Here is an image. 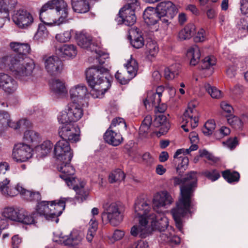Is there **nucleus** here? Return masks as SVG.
Listing matches in <instances>:
<instances>
[{
	"instance_id": "1",
	"label": "nucleus",
	"mask_w": 248,
	"mask_h": 248,
	"mask_svg": "<svg viewBox=\"0 0 248 248\" xmlns=\"http://www.w3.org/2000/svg\"><path fill=\"white\" fill-rule=\"evenodd\" d=\"M12 50L16 54L6 55L0 58V68H8L15 77L22 82L32 79L35 64L34 61L27 56L30 51L27 43L13 42L10 44Z\"/></svg>"
},
{
	"instance_id": "2",
	"label": "nucleus",
	"mask_w": 248,
	"mask_h": 248,
	"mask_svg": "<svg viewBox=\"0 0 248 248\" xmlns=\"http://www.w3.org/2000/svg\"><path fill=\"white\" fill-rule=\"evenodd\" d=\"M174 186H180V197L171 214L176 227L180 230L182 228V218L188 212L193 205L192 197L197 187V172L191 171L183 179L177 177L172 178Z\"/></svg>"
},
{
	"instance_id": "3",
	"label": "nucleus",
	"mask_w": 248,
	"mask_h": 248,
	"mask_svg": "<svg viewBox=\"0 0 248 248\" xmlns=\"http://www.w3.org/2000/svg\"><path fill=\"white\" fill-rule=\"evenodd\" d=\"M107 69L101 66H92L86 71V77L91 88L90 93L93 98H101L110 87Z\"/></svg>"
},
{
	"instance_id": "4",
	"label": "nucleus",
	"mask_w": 248,
	"mask_h": 248,
	"mask_svg": "<svg viewBox=\"0 0 248 248\" xmlns=\"http://www.w3.org/2000/svg\"><path fill=\"white\" fill-rule=\"evenodd\" d=\"M177 13V9L171 1H162L157 5L155 9L147 8L144 11L143 17L148 25H154L159 20L168 26L169 19L173 18Z\"/></svg>"
},
{
	"instance_id": "5",
	"label": "nucleus",
	"mask_w": 248,
	"mask_h": 248,
	"mask_svg": "<svg viewBox=\"0 0 248 248\" xmlns=\"http://www.w3.org/2000/svg\"><path fill=\"white\" fill-rule=\"evenodd\" d=\"M70 198H62L58 201H53L51 202L49 205L48 202L42 201L38 203L37 206V213H33L31 215L33 217L35 220V215L39 214L44 217L48 221H55L56 223L59 221L58 217L62 213L65 208V203Z\"/></svg>"
},
{
	"instance_id": "6",
	"label": "nucleus",
	"mask_w": 248,
	"mask_h": 248,
	"mask_svg": "<svg viewBox=\"0 0 248 248\" xmlns=\"http://www.w3.org/2000/svg\"><path fill=\"white\" fill-rule=\"evenodd\" d=\"M127 0V4L120 10L119 16L116 18V20L118 24H124L130 26L136 21L135 10L139 9V3L137 0Z\"/></svg>"
},
{
	"instance_id": "7",
	"label": "nucleus",
	"mask_w": 248,
	"mask_h": 248,
	"mask_svg": "<svg viewBox=\"0 0 248 248\" xmlns=\"http://www.w3.org/2000/svg\"><path fill=\"white\" fill-rule=\"evenodd\" d=\"M80 104L76 102H70L58 116L59 122L62 124L70 123L79 120L83 115V110Z\"/></svg>"
},
{
	"instance_id": "8",
	"label": "nucleus",
	"mask_w": 248,
	"mask_h": 248,
	"mask_svg": "<svg viewBox=\"0 0 248 248\" xmlns=\"http://www.w3.org/2000/svg\"><path fill=\"white\" fill-rule=\"evenodd\" d=\"M104 211L102 214L103 219L107 217L108 222L112 226L118 225L123 220L124 209L122 205L116 202L106 203L104 205Z\"/></svg>"
},
{
	"instance_id": "9",
	"label": "nucleus",
	"mask_w": 248,
	"mask_h": 248,
	"mask_svg": "<svg viewBox=\"0 0 248 248\" xmlns=\"http://www.w3.org/2000/svg\"><path fill=\"white\" fill-rule=\"evenodd\" d=\"M2 216L6 218L13 221L20 222L25 224H31L34 223L33 217L30 215L24 209L6 207L3 210Z\"/></svg>"
},
{
	"instance_id": "10",
	"label": "nucleus",
	"mask_w": 248,
	"mask_h": 248,
	"mask_svg": "<svg viewBox=\"0 0 248 248\" xmlns=\"http://www.w3.org/2000/svg\"><path fill=\"white\" fill-rule=\"evenodd\" d=\"M12 19L16 25L22 29H28L34 22L32 14L23 7L15 10Z\"/></svg>"
},
{
	"instance_id": "11",
	"label": "nucleus",
	"mask_w": 248,
	"mask_h": 248,
	"mask_svg": "<svg viewBox=\"0 0 248 248\" xmlns=\"http://www.w3.org/2000/svg\"><path fill=\"white\" fill-rule=\"evenodd\" d=\"M83 234L81 232L73 230L69 235H64L62 233L55 234L53 241L65 246H76L81 244Z\"/></svg>"
},
{
	"instance_id": "12",
	"label": "nucleus",
	"mask_w": 248,
	"mask_h": 248,
	"mask_svg": "<svg viewBox=\"0 0 248 248\" xmlns=\"http://www.w3.org/2000/svg\"><path fill=\"white\" fill-rule=\"evenodd\" d=\"M182 123L183 124L181 127L186 132L189 131L190 128L193 129L197 126L198 119L197 111L193 104H189L185 111L182 117Z\"/></svg>"
},
{
	"instance_id": "13",
	"label": "nucleus",
	"mask_w": 248,
	"mask_h": 248,
	"mask_svg": "<svg viewBox=\"0 0 248 248\" xmlns=\"http://www.w3.org/2000/svg\"><path fill=\"white\" fill-rule=\"evenodd\" d=\"M55 157L58 161L65 160L66 162L71 161L73 157V152L69 142L62 140L58 141L54 148Z\"/></svg>"
},
{
	"instance_id": "14",
	"label": "nucleus",
	"mask_w": 248,
	"mask_h": 248,
	"mask_svg": "<svg viewBox=\"0 0 248 248\" xmlns=\"http://www.w3.org/2000/svg\"><path fill=\"white\" fill-rule=\"evenodd\" d=\"M32 150L30 146L24 143L15 145L13 150L12 157L17 162L27 161L32 157Z\"/></svg>"
},
{
	"instance_id": "15",
	"label": "nucleus",
	"mask_w": 248,
	"mask_h": 248,
	"mask_svg": "<svg viewBox=\"0 0 248 248\" xmlns=\"http://www.w3.org/2000/svg\"><path fill=\"white\" fill-rule=\"evenodd\" d=\"M43 62L46 70L51 76H56L62 71V62L58 56H45Z\"/></svg>"
},
{
	"instance_id": "16",
	"label": "nucleus",
	"mask_w": 248,
	"mask_h": 248,
	"mask_svg": "<svg viewBox=\"0 0 248 248\" xmlns=\"http://www.w3.org/2000/svg\"><path fill=\"white\" fill-rule=\"evenodd\" d=\"M65 124L60 128L59 132V135L62 140H68L72 143L78 141L80 140V131L78 127L74 126L70 123Z\"/></svg>"
},
{
	"instance_id": "17",
	"label": "nucleus",
	"mask_w": 248,
	"mask_h": 248,
	"mask_svg": "<svg viewBox=\"0 0 248 248\" xmlns=\"http://www.w3.org/2000/svg\"><path fill=\"white\" fill-rule=\"evenodd\" d=\"M173 202L171 195L166 191H162L156 193L153 200V211L155 212H162L160 209L170 205Z\"/></svg>"
},
{
	"instance_id": "18",
	"label": "nucleus",
	"mask_w": 248,
	"mask_h": 248,
	"mask_svg": "<svg viewBox=\"0 0 248 248\" xmlns=\"http://www.w3.org/2000/svg\"><path fill=\"white\" fill-rule=\"evenodd\" d=\"M156 214H150L149 223L152 230L159 232L165 231L169 226L168 218L163 212H155Z\"/></svg>"
},
{
	"instance_id": "19",
	"label": "nucleus",
	"mask_w": 248,
	"mask_h": 248,
	"mask_svg": "<svg viewBox=\"0 0 248 248\" xmlns=\"http://www.w3.org/2000/svg\"><path fill=\"white\" fill-rule=\"evenodd\" d=\"M61 163L58 165V169L62 172L60 177L63 179L69 187L73 186V183L76 182L75 178L71 176L75 173V170L70 165V161L66 162L65 160L59 161Z\"/></svg>"
},
{
	"instance_id": "20",
	"label": "nucleus",
	"mask_w": 248,
	"mask_h": 248,
	"mask_svg": "<svg viewBox=\"0 0 248 248\" xmlns=\"http://www.w3.org/2000/svg\"><path fill=\"white\" fill-rule=\"evenodd\" d=\"M27 121L25 119L20 120L15 123L10 119V114L8 112L0 110V133L6 130L8 127L15 129L19 128L22 124H25Z\"/></svg>"
},
{
	"instance_id": "21",
	"label": "nucleus",
	"mask_w": 248,
	"mask_h": 248,
	"mask_svg": "<svg viewBox=\"0 0 248 248\" xmlns=\"http://www.w3.org/2000/svg\"><path fill=\"white\" fill-rule=\"evenodd\" d=\"M135 212L140 218H145L149 221L150 214H155L152 209L149 202L144 199H138L136 201L134 206Z\"/></svg>"
},
{
	"instance_id": "22",
	"label": "nucleus",
	"mask_w": 248,
	"mask_h": 248,
	"mask_svg": "<svg viewBox=\"0 0 248 248\" xmlns=\"http://www.w3.org/2000/svg\"><path fill=\"white\" fill-rule=\"evenodd\" d=\"M0 87L5 93H12L17 88V83L15 79L8 74L0 73Z\"/></svg>"
},
{
	"instance_id": "23",
	"label": "nucleus",
	"mask_w": 248,
	"mask_h": 248,
	"mask_svg": "<svg viewBox=\"0 0 248 248\" xmlns=\"http://www.w3.org/2000/svg\"><path fill=\"white\" fill-rule=\"evenodd\" d=\"M150 225L149 222L145 218L139 219V224L133 226L131 228L130 233L134 236L138 235L141 237H145L150 232Z\"/></svg>"
},
{
	"instance_id": "24",
	"label": "nucleus",
	"mask_w": 248,
	"mask_h": 248,
	"mask_svg": "<svg viewBox=\"0 0 248 248\" xmlns=\"http://www.w3.org/2000/svg\"><path fill=\"white\" fill-rule=\"evenodd\" d=\"M87 94V89L83 85H78L70 90V96L72 101L82 104Z\"/></svg>"
},
{
	"instance_id": "25",
	"label": "nucleus",
	"mask_w": 248,
	"mask_h": 248,
	"mask_svg": "<svg viewBox=\"0 0 248 248\" xmlns=\"http://www.w3.org/2000/svg\"><path fill=\"white\" fill-rule=\"evenodd\" d=\"M153 124L156 127H161L159 130L156 132V135L158 137L166 134L170 128V124L167 117L163 114H155Z\"/></svg>"
},
{
	"instance_id": "26",
	"label": "nucleus",
	"mask_w": 248,
	"mask_h": 248,
	"mask_svg": "<svg viewBox=\"0 0 248 248\" xmlns=\"http://www.w3.org/2000/svg\"><path fill=\"white\" fill-rule=\"evenodd\" d=\"M17 0H0V16L2 18H9V12L18 7Z\"/></svg>"
},
{
	"instance_id": "27",
	"label": "nucleus",
	"mask_w": 248,
	"mask_h": 248,
	"mask_svg": "<svg viewBox=\"0 0 248 248\" xmlns=\"http://www.w3.org/2000/svg\"><path fill=\"white\" fill-rule=\"evenodd\" d=\"M116 131L109 127L104 135V139L106 142L113 146H118L120 144L123 139L120 133Z\"/></svg>"
},
{
	"instance_id": "28",
	"label": "nucleus",
	"mask_w": 248,
	"mask_h": 248,
	"mask_svg": "<svg viewBox=\"0 0 248 248\" xmlns=\"http://www.w3.org/2000/svg\"><path fill=\"white\" fill-rule=\"evenodd\" d=\"M129 37L132 46L136 48L142 47L144 44V40L137 28H132L129 31Z\"/></svg>"
},
{
	"instance_id": "29",
	"label": "nucleus",
	"mask_w": 248,
	"mask_h": 248,
	"mask_svg": "<svg viewBox=\"0 0 248 248\" xmlns=\"http://www.w3.org/2000/svg\"><path fill=\"white\" fill-rule=\"evenodd\" d=\"M216 59L213 56H207L202 61L200 65L205 77L211 75L214 72L213 66L216 64Z\"/></svg>"
},
{
	"instance_id": "30",
	"label": "nucleus",
	"mask_w": 248,
	"mask_h": 248,
	"mask_svg": "<svg viewBox=\"0 0 248 248\" xmlns=\"http://www.w3.org/2000/svg\"><path fill=\"white\" fill-rule=\"evenodd\" d=\"M77 41L78 44L84 48H88L93 52L94 45L92 43V37L87 33L80 32L77 35Z\"/></svg>"
},
{
	"instance_id": "31",
	"label": "nucleus",
	"mask_w": 248,
	"mask_h": 248,
	"mask_svg": "<svg viewBox=\"0 0 248 248\" xmlns=\"http://www.w3.org/2000/svg\"><path fill=\"white\" fill-rule=\"evenodd\" d=\"M67 7V3L63 0H50L45 3L40 11V15L48 9H55L57 11L61 9H64Z\"/></svg>"
},
{
	"instance_id": "32",
	"label": "nucleus",
	"mask_w": 248,
	"mask_h": 248,
	"mask_svg": "<svg viewBox=\"0 0 248 248\" xmlns=\"http://www.w3.org/2000/svg\"><path fill=\"white\" fill-rule=\"evenodd\" d=\"M50 89L58 97L64 96L67 93L64 83L59 79H53L50 82Z\"/></svg>"
},
{
	"instance_id": "33",
	"label": "nucleus",
	"mask_w": 248,
	"mask_h": 248,
	"mask_svg": "<svg viewBox=\"0 0 248 248\" xmlns=\"http://www.w3.org/2000/svg\"><path fill=\"white\" fill-rule=\"evenodd\" d=\"M67 7L64 9H61L56 11L57 18H55L53 22L47 23L49 25L60 26L62 24H65L68 22V9Z\"/></svg>"
},
{
	"instance_id": "34",
	"label": "nucleus",
	"mask_w": 248,
	"mask_h": 248,
	"mask_svg": "<svg viewBox=\"0 0 248 248\" xmlns=\"http://www.w3.org/2000/svg\"><path fill=\"white\" fill-rule=\"evenodd\" d=\"M85 183L82 182L79 186L76 185V182L73 183V186L70 187L73 188L76 192L75 198L79 202H82L86 199L89 195L88 191L84 188Z\"/></svg>"
},
{
	"instance_id": "35",
	"label": "nucleus",
	"mask_w": 248,
	"mask_h": 248,
	"mask_svg": "<svg viewBox=\"0 0 248 248\" xmlns=\"http://www.w3.org/2000/svg\"><path fill=\"white\" fill-rule=\"evenodd\" d=\"M58 54L66 58H73L77 54L76 47L73 45H64L58 49Z\"/></svg>"
},
{
	"instance_id": "36",
	"label": "nucleus",
	"mask_w": 248,
	"mask_h": 248,
	"mask_svg": "<svg viewBox=\"0 0 248 248\" xmlns=\"http://www.w3.org/2000/svg\"><path fill=\"white\" fill-rule=\"evenodd\" d=\"M200 56V48L196 45L190 47L187 51L186 57L189 60L191 65L197 64L199 62Z\"/></svg>"
},
{
	"instance_id": "37",
	"label": "nucleus",
	"mask_w": 248,
	"mask_h": 248,
	"mask_svg": "<svg viewBox=\"0 0 248 248\" xmlns=\"http://www.w3.org/2000/svg\"><path fill=\"white\" fill-rule=\"evenodd\" d=\"M10 179L9 177L6 176L2 179H0V191L2 195L5 197H14L18 194L17 190L8 191L6 190L7 186L10 185Z\"/></svg>"
},
{
	"instance_id": "38",
	"label": "nucleus",
	"mask_w": 248,
	"mask_h": 248,
	"mask_svg": "<svg viewBox=\"0 0 248 248\" xmlns=\"http://www.w3.org/2000/svg\"><path fill=\"white\" fill-rule=\"evenodd\" d=\"M18 188H20V194L23 198L28 201L38 202L41 200V195L38 192H33L25 189L23 185H19Z\"/></svg>"
},
{
	"instance_id": "39",
	"label": "nucleus",
	"mask_w": 248,
	"mask_h": 248,
	"mask_svg": "<svg viewBox=\"0 0 248 248\" xmlns=\"http://www.w3.org/2000/svg\"><path fill=\"white\" fill-rule=\"evenodd\" d=\"M72 5L73 10L78 13H85L90 9L89 3L85 0H72Z\"/></svg>"
},
{
	"instance_id": "40",
	"label": "nucleus",
	"mask_w": 248,
	"mask_h": 248,
	"mask_svg": "<svg viewBox=\"0 0 248 248\" xmlns=\"http://www.w3.org/2000/svg\"><path fill=\"white\" fill-rule=\"evenodd\" d=\"M53 147V143L50 140H46L40 145L36 146L35 151L38 155L43 157L50 153Z\"/></svg>"
},
{
	"instance_id": "41",
	"label": "nucleus",
	"mask_w": 248,
	"mask_h": 248,
	"mask_svg": "<svg viewBox=\"0 0 248 248\" xmlns=\"http://www.w3.org/2000/svg\"><path fill=\"white\" fill-rule=\"evenodd\" d=\"M40 139V136L38 133L32 130H26L24 134L23 140L26 144H36Z\"/></svg>"
},
{
	"instance_id": "42",
	"label": "nucleus",
	"mask_w": 248,
	"mask_h": 248,
	"mask_svg": "<svg viewBox=\"0 0 248 248\" xmlns=\"http://www.w3.org/2000/svg\"><path fill=\"white\" fill-rule=\"evenodd\" d=\"M160 101L161 97L159 96V95L155 94L154 92H150L148 93L147 97L144 101V104L147 109H150V106H156L160 104Z\"/></svg>"
},
{
	"instance_id": "43",
	"label": "nucleus",
	"mask_w": 248,
	"mask_h": 248,
	"mask_svg": "<svg viewBox=\"0 0 248 248\" xmlns=\"http://www.w3.org/2000/svg\"><path fill=\"white\" fill-rule=\"evenodd\" d=\"M195 32V27L193 24H187L179 33L178 37L180 40L190 38Z\"/></svg>"
},
{
	"instance_id": "44",
	"label": "nucleus",
	"mask_w": 248,
	"mask_h": 248,
	"mask_svg": "<svg viewBox=\"0 0 248 248\" xmlns=\"http://www.w3.org/2000/svg\"><path fill=\"white\" fill-rule=\"evenodd\" d=\"M124 67L126 68L127 73L131 78H133L136 76L138 70V64L137 61L131 57L124 64Z\"/></svg>"
},
{
	"instance_id": "45",
	"label": "nucleus",
	"mask_w": 248,
	"mask_h": 248,
	"mask_svg": "<svg viewBox=\"0 0 248 248\" xmlns=\"http://www.w3.org/2000/svg\"><path fill=\"white\" fill-rule=\"evenodd\" d=\"M180 65L178 64H172L164 70L165 78L168 79H172L178 75L180 71Z\"/></svg>"
},
{
	"instance_id": "46",
	"label": "nucleus",
	"mask_w": 248,
	"mask_h": 248,
	"mask_svg": "<svg viewBox=\"0 0 248 248\" xmlns=\"http://www.w3.org/2000/svg\"><path fill=\"white\" fill-rule=\"evenodd\" d=\"M146 53L151 56L155 57L158 52V47L156 42L152 40H149L146 44Z\"/></svg>"
},
{
	"instance_id": "47",
	"label": "nucleus",
	"mask_w": 248,
	"mask_h": 248,
	"mask_svg": "<svg viewBox=\"0 0 248 248\" xmlns=\"http://www.w3.org/2000/svg\"><path fill=\"white\" fill-rule=\"evenodd\" d=\"M204 88L213 98L220 99L222 97V93L221 91L216 87L211 86L209 83H205Z\"/></svg>"
},
{
	"instance_id": "48",
	"label": "nucleus",
	"mask_w": 248,
	"mask_h": 248,
	"mask_svg": "<svg viewBox=\"0 0 248 248\" xmlns=\"http://www.w3.org/2000/svg\"><path fill=\"white\" fill-rule=\"evenodd\" d=\"M110 128L119 131L120 130H126V124L124 120L122 118H116L113 119L109 127Z\"/></svg>"
},
{
	"instance_id": "49",
	"label": "nucleus",
	"mask_w": 248,
	"mask_h": 248,
	"mask_svg": "<svg viewBox=\"0 0 248 248\" xmlns=\"http://www.w3.org/2000/svg\"><path fill=\"white\" fill-rule=\"evenodd\" d=\"M223 178L229 183L234 182H238L239 180L240 175L236 171H231L230 170H226L222 172Z\"/></svg>"
},
{
	"instance_id": "50",
	"label": "nucleus",
	"mask_w": 248,
	"mask_h": 248,
	"mask_svg": "<svg viewBox=\"0 0 248 248\" xmlns=\"http://www.w3.org/2000/svg\"><path fill=\"white\" fill-rule=\"evenodd\" d=\"M124 172L120 169H117L109 174L108 180L110 183H113L124 180Z\"/></svg>"
},
{
	"instance_id": "51",
	"label": "nucleus",
	"mask_w": 248,
	"mask_h": 248,
	"mask_svg": "<svg viewBox=\"0 0 248 248\" xmlns=\"http://www.w3.org/2000/svg\"><path fill=\"white\" fill-rule=\"evenodd\" d=\"M216 127L215 121L210 120L206 122L202 128V132L205 135H210L212 134Z\"/></svg>"
},
{
	"instance_id": "52",
	"label": "nucleus",
	"mask_w": 248,
	"mask_h": 248,
	"mask_svg": "<svg viewBox=\"0 0 248 248\" xmlns=\"http://www.w3.org/2000/svg\"><path fill=\"white\" fill-rule=\"evenodd\" d=\"M228 123L235 129H240L243 126L241 120L238 117L231 116L227 118Z\"/></svg>"
},
{
	"instance_id": "53",
	"label": "nucleus",
	"mask_w": 248,
	"mask_h": 248,
	"mask_svg": "<svg viewBox=\"0 0 248 248\" xmlns=\"http://www.w3.org/2000/svg\"><path fill=\"white\" fill-rule=\"evenodd\" d=\"M203 174L212 181H215L220 177V174L216 170H205Z\"/></svg>"
},
{
	"instance_id": "54",
	"label": "nucleus",
	"mask_w": 248,
	"mask_h": 248,
	"mask_svg": "<svg viewBox=\"0 0 248 248\" xmlns=\"http://www.w3.org/2000/svg\"><path fill=\"white\" fill-rule=\"evenodd\" d=\"M71 35L70 31H66L62 33L57 34L56 39L59 42L64 43L68 41L71 38Z\"/></svg>"
},
{
	"instance_id": "55",
	"label": "nucleus",
	"mask_w": 248,
	"mask_h": 248,
	"mask_svg": "<svg viewBox=\"0 0 248 248\" xmlns=\"http://www.w3.org/2000/svg\"><path fill=\"white\" fill-rule=\"evenodd\" d=\"M124 235V231L116 230L114 231L113 236L109 237V239L111 243H114L116 241L121 240L123 238Z\"/></svg>"
},
{
	"instance_id": "56",
	"label": "nucleus",
	"mask_w": 248,
	"mask_h": 248,
	"mask_svg": "<svg viewBox=\"0 0 248 248\" xmlns=\"http://www.w3.org/2000/svg\"><path fill=\"white\" fill-rule=\"evenodd\" d=\"M179 162L181 161V163H179L177 167V171L178 172V170H180V169H184L185 170L186 167L188 165L189 160L187 157L186 156H180L176 158Z\"/></svg>"
},
{
	"instance_id": "57",
	"label": "nucleus",
	"mask_w": 248,
	"mask_h": 248,
	"mask_svg": "<svg viewBox=\"0 0 248 248\" xmlns=\"http://www.w3.org/2000/svg\"><path fill=\"white\" fill-rule=\"evenodd\" d=\"M10 169L9 165L6 162H0V179L8 176L6 172Z\"/></svg>"
},
{
	"instance_id": "58",
	"label": "nucleus",
	"mask_w": 248,
	"mask_h": 248,
	"mask_svg": "<svg viewBox=\"0 0 248 248\" xmlns=\"http://www.w3.org/2000/svg\"><path fill=\"white\" fill-rule=\"evenodd\" d=\"M199 156L202 157H205L209 160L216 162L217 161V158L214 157L211 154L206 150H200L199 151Z\"/></svg>"
},
{
	"instance_id": "59",
	"label": "nucleus",
	"mask_w": 248,
	"mask_h": 248,
	"mask_svg": "<svg viewBox=\"0 0 248 248\" xmlns=\"http://www.w3.org/2000/svg\"><path fill=\"white\" fill-rule=\"evenodd\" d=\"M46 35L47 31L45 26L43 25H39L35 37L38 39H42L45 37Z\"/></svg>"
},
{
	"instance_id": "60",
	"label": "nucleus",
	"mask_w": 248,
	"mask_h": 248,
	"mask_svg": "<svg viewBox=\"0 0 248 248\" xmlns=\"http://www.w3.org/2000/svg\"><path fill=\"white\" fill-rule=\"evenodd\" d=\"M115 78L119 81L122 84H125L127 83L132 78H130L129 75L127 76H124L121 73L118 71L115 74Z\"/></svg>"
},
{
	"instance_id": "61",
	"label": "nucleus",
	"mask_w": 248,
	"mask_h": 248,
	"mask_svg": "<svg viewBox=\"0 0 248 248\" xmlns=\"http://www.w3.org/2000/svg\"><path fill=\"white\" fill-rule=\"evenodd\" d=\"M206 39V34L205 31L202 29H200L194 38L195 41L201 42L205 41Z\"/></svg>"
},
{
	"instance_id": "62",
	"label": "nucleus",
	"mask_w": 248,
	"mask_h": 248,
	"mask_svg": "<svg viewBox=\"0 0 248 248\" xmlns=\"http://www.w3.org/2000/svg\"><path fill=\"white\" fill-rule=\"evenodd\" d=\"M149 129V126L141 124L139 129V136L140 138L143 139L147 137Z\"/></svg>"
},
{
	"instance_id": "63",
	"label": "nucleus",
	"mask_w": 248,
	"mask_h": 248,
	"mask_svg": "<svg viewBox=\"0 0 248 248\" xmlns=\"http://www.w3.org/2000/svg\"><path fill=\"white\" fill-rule=\"evenodd\" d=\"M240 10L242 14L248 16V0L241 1Z\"/></svg>"
},
{
	"instance_id": "64",
	"label": "nucleus",
	"mask_w": 248,
	"mask_h": 248,
	"mask_svg": "<svg viewBox=\"0 0 248 248\" xmlns=\"http://www.w3.org/2000/svg\"><path fill=\"white\" fill-rule=\"evenodd\" d=\"M130 248H149L148 243L140 240L134 243Z\"/></svg>"
}]
</instances>
